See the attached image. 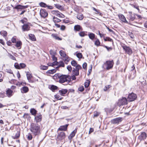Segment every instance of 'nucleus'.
Instances as JSON below:
<instances>
[{"mask_svg":"<svg viewBox=\"0 0 147 147\" xmlns=\"http://www.w3.org/2000/svg\"><path fill=\"white\" fill-rule=\"evenodd\" d=\"M50 53L52 56H55L56 54V52L55 51H53L52 50H50Z\"/></svg>","mask_w":147,"mask_h":147,"instance_id":"nucleus-46","label":"nucleus"},{"mask_svg":"<svg viewBox=\"0 0 147 147\" xmlns=\"http://www.w3.org/2000/svg\"><path fill=\"white\" fill-rule=\"evenodd\" d=\"M76 69L75 68H73V71L76 70L77 71H79V70L80 69H82V67L81 66L79 65V64H78L77 66H76Z\"/></svg>","mask_w":147,"mask_h":147,"instance_id":"nucleus-36","label":"nucleus"},{"mask_svg":"<svg viewBox=\"0 0 147 147\" xmlns=\"http://www.w3.org/2000/svg\"><path fill=\"white\" fill-rule=\"evenodd\" d=\"M51 36L54 38L56 40H61L62 39L61 38H60L59 37H58L57 34H52Z\"/></svg>","mask_w":147,"mask_h":147,"instance_id":"nucleus-26","label":"nucleus"},{"mask_svg":"<svg viewBox=\"0 0 147 147\" xmlns=\"http://www.w3.org/2000/svg\"><path fill=\"white\" fill-rule=\"evenodd\" d=\"M29 36L30 38L32 40L34 41L36 40V38L34 35L32 34H29Z\"/></svg>","mask_w":147,"mask_h":147,"instance_id":"nucleus-33","label":"nucleus"},{"mask_svg":"<svg viewBox=\"0 0 147 147\" xmlns=\"http://www.w3.org/2000/svg\"><path fill=\"white\" fill-rule=\"evenodd\" d=\"M129 20L131 21H133L134 20L135 18L134 15L131 14L129 16Z\"/></svg>","mask_w":147,"mask_h":147,"instance_id":"nucleus-45","label":"nucleus"},{"mask_svg":"<svg viewBox=\"0 0 147 147\" xmlns=\"http://www.w3.org/2000/svg\"><path fill=\"white\" fill-rule=\"evenodd\" d=\"M40 13L41 17L43 18L47 17L48 15V13L45 9H41L40 10Z\"/></svg>","mask_w":147,"mask_h":147,"instance_id":"nucleus-7","label":"nucleus"},{"mask_svg":"<svg viewBox=\"0 0 147 147\" xmlns=\"http://www.w3.org/2000/svg\"><path fill=\"white\" fill-rule=\"evenodd\" d=\"M68 125L69 124H68L64 125L61 126L58 128V130L66 131L67 129V127Z\"/></svg>","mask_w":147,"mask_h":147,"instance_id":"nucleus-15","label":"nucleus"},{"mask_svg":"<svg viewBox=\"0 0 147 147\" xmlns=\"http://www.w3.org/2000/svg\"><path fill=\"white\" fill-rule=\"evenodd\" d=\"M78 90L82 92L84 90V88L83 86H81L78 88Z\"/></svg>","mask_w":147,"mask_h":147,"instance_id":"nucleus-62","label":"nucleus"},{"mask_svg":"<svg viewBox=\"0 0 147 147\" xmlns=\"http://www.w3.org/2000/svg\"><path fill=\"white\" fill-rule=\"evenodd\" d=\"M30 112L33 115H35L37 113V111L35 109H32L30 110Z\"/></svg>","mask_w":147,"mask_h":147,"instance_id":"nucleus-34","label":"nucleus"},{"mask_svg":"<svg viewBox=\"0 0 147 147\" xmlns=\"http://www.w3.org/2000/svg\"><path fill=\"white\" fill-rule=\"evenodd\" d=\"M56 71V70L55 69H53L51 70H48L47 72V74H53Z\"/></svg>","mask_w":147,"mask_h":147,"instance_id":"nucleus-35","label":"nucleus"},{"mask_svg":"<svg viewBox=\"0 0 147 147\" xmlns=\"http://www.w3.org/2000/svg\"><path fill=\"white\" fill-rule=\"evenodd\" d=\"M30 126V131L35 136L38 135L40 134V127L37 123H32Z\"/></svg>","mask_w":147,"mask_h":147,"instance_id":"nucleus-1","label":"nucleus"},{"mask_svg":"<svg viewBox=\"0 0 147 147\" xmlns=\"http://www.w3.org/2000/svg\"><path fill=\"white\" fill-rule=\"evenodd\" d=\"M55 63V62H54L53 63H49L47 64V65L50 66H54V63Z\"/></svg>","mask_w":147,"mask_h":147,"instance_id":"nucleus-61","label":"nucleus"},{"mask_svg":"<svg viewBox=\"0 0 147 147\" xmlns=\"http://www.w3.org/2000/svg\"><path fill=\"white\" fill-rule=\"evenodd\" d=\"M40 67L41 69L45 70L48 69V66L42 65L40 66Z\"/></svg>","mask_w":147,"mask_h":147,"instance_id":"nucleus-39","label":"nucleus"},{"mask_svg":"<svg viewBox=\"0 0 147 147\" xmlns=\"http://www.w3.org/2000/svg\"><path fill=\"white\" fill-rule=\"evenodd\" d=\"M137 98V96L136 94L132 92L129 94L127 98L128 102H131L134 101Z\"/></svg>","mask_w":147,"mask_h":147,"instance_id":"nucleus-4","label":"nucleus"},{"mask_svg":"<svg viewBox=\"0 0 147 147\" xmlns=\"http://www.w3.org/2000/svg\"><path fill=\"white\" fill-rule=\"evenodd\" d=\"M127 104V100L126 98L122 97L119 100L117 104L118 106H120L121 105H126Z\"/></svg>","mask_w":147,"mask_h":147,"instance_id":"nucleus-5","label":"nucleus"},{"mask_svg":"<svg viewBox=\"0 0 147 147\" xmlns=\"http://www.w3.org/2000/svg\"><path fill=\"white\" fill-rule=\"evenodd\" d=\"M72 72H73L74 74L76 76H78L79 75V71H77L76 70L73 71V70H72Z\"/></svg>","mask_w":147,"mask_h":147,"instance_id":"nucleus-55","label":"nucleus"},{"mask_svg":"<svg viewBox=\"0 0 147 147\" xmlns=\"http://www.w3.org/2000/svg\"><path fill=\"white\" fill-rule=\"evenodd\" d=\"M0 34L4 37H5L7 36V33L6 31L2 30L0 32Z\"/></svg>","mask_w":147,"mask_h":147,"instance_id":"nucleus-28","label":"nucleus"},{"mask_svg":"<svg viewBox=\"0 0 147 147\" xmlns=\"http://www.w3.org/2000/svg\"><path fill=\"white\" fill-rule=\"evenodd\" d=\"M59 65L58 66V67H64V66H65L64 64L62 61H60L59 62Z\"/></svg>","mask_w":147,"mask_h":147,"instance_id":"nucleus-50","label":"nucleus"},{"mask_svg":"<svg viewBox=\"0 0 147 147\" xmlns=\"http://www.w3.org/2000/svg\"><path fill=\"white\" fill-rule=\"evenodd\" d=\"M103 47L106 48L108 51H109L111 50L112 49V48L111 47H109L105 45H103Z\"/></svg>","mask_w":147,"mask_h":147,"instance_id":"nucleus-56","label":"nucleus"},{"mask_svg":"<svg viewBox=\"0 0 147 147\" xmlns=\"http://www.w3.org/2000/svg\"><path fill=\"white\" fill-rule=\"evenodd\" d=\"M123 49L129 55H131L132 53V51L131 49L129 47H127L126 46H122Z\"/></svg>","mask_w":147,"mask_h":147,"instance_id":"nucleus-9","label":"nucleus"},{"mask_svg":"<svg viewBox=\"0 0 147 147\" xmlns=\"http://www.w3.org/2000/svg\"><path fill=\"white\" fill-rule=\"evenodd\" d=\"M59 92L61 95L63 96L67 92V89H62L59 90Z\"/></svg>","mask_w":147,"mask_h":147,"instance_id":"nucleus-20","label":"nucleus"},{"mask_svg":"<svg viewBox=\"0 0 147 147\" xmlns=\"http://www.w3.org/2000/svg\"><path fill=\"white\" fill-rule=\"evenodd\" d=\"M14 66L16 69H24L26 66V65L24 63H20L19 64L18 63H15L14 64Z\"/></svg>","mask_w":147,"mask_h":147,"instance_id":"nucleus-6","label":"nucleus"},{"mask_svg":"<svg viewBox=\"0 0 147 147\" xmlns=\"http://www.w3.org/2000/svg\"><path fill=\"white\" fill-rule=\"evenodd\" d=\"M42 119V115L40 113H38L35 117V120L37 123L40 122Z\"/></svg>","mask_w":147,"mask_h":147,"instance_id":"nucleus-14","label":"nucleus"},{"mask_svg":"<svg viewBox=\"0 0 147 147\" xmlns=\"http://www.w3.org/2000/svg\"><path fill=\"white\" fill-rule=\"evenodd\" d=\"M27 136V138L28 140H31L32 138V135L30 133H29Z\"/></svg>","mask_w":147,"mask_h":147,"instance_id":"nucleus-52","label":"nucleus"},{"mask_svg":"<svg viewBox=\"0 0 147 147\" xmlns=\"http://www.w3.org/2000/svg\"><path fill=\"white\" fill-rule=\"evenodd\" d=\"M13 93V91L10 89L8 88L6 91V95L9 98L12 96Z\"/></svg>","mask_w":147,"mask_h":147,"instance_id":"nucleus-12","label":"nucleus"},{"mask_svg":"<svg viewBox=\"0 0 147 147\" xmlns=\"http://www.w3.org/2000/svg\"><path fill=\"white\" fill-rule=\"evenodd\" d=\"M105 111L107 112V113H110L113 110L111 109L107 108L105 109Z\"/></svg>","mask_w":147,"mask_h":147,"instance_id":"nucleus-59","label":"nucleus"},{"mask_svg":"<svg viewBox=\"0 0 147 147\" xmlns=\"http://www.w3.org/2000/svg\"><path fill=\"white\" fill-rule=\"evenodd\" d=\"M71 77L69 75L61 74L59 80V82L60 83L67 82L68 84L71 81Z\"/></svg>","mask_w":147,"mask_h":147,"instance_id":"nucleus-2","label":"nucleus"},{"mask_svg":"<svg viewBox=\"0 0 147 147\" xmlns=\"http://www.w3.org/2000/svg\"><path fill=\"white\" fill-rule=\"evenodd\" d=\"M71 64L74 67H76L78 65L76 61L75 60L72 61L71 62Z\"/></svg>","mask_w":147,"mask_h":147,"instance_id":"nucleus-44","label":"nucleus"},{"mask_svg":"<svg viewBox=\"0 0 147 147\" xmlns=\"http://www.w3.org/2000/svg\"><path fill=\"white\" fill-rule=\"evenodd\" d=\"M53 21L55 23H56L57 22H59L61 21V20L60 19L55 16L53 17Z\"/></svg>","mask_w":147,"mask_h":147,"instance_id":"nucleus-31","label":"nucleus"},{"mask_svg":"<svg viewBox=\"0 0 147 147\" xmlns=\"http://www.w3.org/2000/svg\"><path fill=\"white\" fill-rule=\"evenodd\" d=\"M59 12L57 10H53L51 11L52 13L53 14H55L57 16Z\"/></svg>","mask_w":147,"mask_h":147,"instance_id":"nucleus-40","label":"nucleus"},{"mask_svg":"<svg viewBox=\"0 0 147 147\" xmlns=\"http://www.w3.org/2000/svg\"><path fill=\"white\" fill-rule=\"evenodd\" d=\"M129 35L131 38L133 39L134 38V36L132 32H129Z\"/></svg>","mask_w":147,"mask_h":147,"instance_id":"nucleus-58","label":"nucleus"},{"mask_svg":"<svg viewBox=\"0 0 147 147\" xmlns=\"http://www.w3.org/2000/svg\"><path fill=\"white\" fill-rule=\"evenodd\" d=\"M61 74L60 73L56 74L53 76V79L55 80H57L58 79H59L60 77L61 76Z\"/></svg>","mask_w":147,"mask_h":147,"instance_id":"nucleus-23","label":"nucleus"},{"mask_svg":"<svg viewBox=\"0 0 147 147\" xmlns=\"http://www.w3.org/2000/svg\"><path fill=\"white\" fill-rule=\"evenodd\" d=\"M123 118L121 117L117 118L112 120V122L114 124H116L121 122L123 120Z\"/></svg>","mask_w":147,"mask_h":147,"instance_id":"nucleus-10","label":"nucleus"},{"mask_svg":"<svg viewBox=\"0 0 147 147\" xmlns=\"http://www.w3.org/2000/svg\"><path fill=\"white\" fill-rule=\"evenodd\" d=\"M87 63L85 62L82 65V67L83 68V69H86V67H87Z\"/></svg>","mask_w":147,"mask_h":147,"instance_id":"nucleus-64","label":"nucleus"},{"mask_svg":"<svg viewBox=\"0 0 147 147\" xmlns=\"http://www.w3.org/2000/svg\"><path fill=\"white\" fill-rule=\"evenodd\" d=\"M9 57L11 59L14 60H16V58L14 56L11 54H9Z\"/></svg>","mask_w":147,"mask_h":147,"instance_id":"nucleus-60","label":"nucleus"},{"mask_svg":"<svg viewBox=\"0 0 147 147\" xmlns=\"http://www.w3.org/2000/svg\"><path fill=\"white\" fill-rule=\"evenodd\" d=\"M100 42L98 39H97L95 42L94 44L95 45L97 46H100Z\"/></svg>","mask_w":147,"mask_h":147,"instance_id":"nucleus-48","label":"nucleus"},{"mask_svg":"<svg viewBox=\"0 0 147 147\" xmlns=\"http://www.w3.org/2000/svg\"><path fill=\"white\" fill-rule=\"evenodd\" d=\"M76 56L79 59H81L82 57V54L81 53H78L76 54Z\"/></svg>","mask_w":147,"mask_h":147,"instance_id":"nucleus-51","label":"nucleus"},{"mask_svg":"<svg viewBox=\"0 0 147 147\" xmlns=\"http://www.w3.org/2000/svg\"><path fill=\"white\" fill-rule=\"evenodd\" d=\"M129 78H133L136 76V71L135 70H130L129 71Z\"/></svg>","mask_w":147,"mask_h":147,"instance_id":"nucleus-16","label":"nucleus"},{"mask_svg":"<svg viewBox=\"0 0 147 147\" xmlns=\"http://www.w3.org/2000/svg\"><path fill=\"white\" fill-rule=\"evenodd\" d=\"M77 128H76L70 134L68 137V139L69 140H71L72 138L75 136L76 133Z\"/></svg>","mask_w":147,"mask_h":147,"instance_id":"nucleus-18","label":"nucleus"},{"mask_svg":"<svg viewBox=\"0 0 147 147\" xmlns=\"http://www.w3.org/2000/svg\"><path fill=\"white\" fill-rule=\"evenodd\" d=\"M90 82V81L89 80H87L86 82H85L84 83V86L85 87L88 88L89 86Z\"/></svg>","mask_w":147,"mask_h":147,"instance_id":"nucleus-41","label":"nucleus"},{"mask_svg":"<svg viewBox=\"0 0 147 147\" xmlns=\"http://www.w3.org/2000/svg\"><path fill=\"white\" fill-rule=\"evenodd\" d=\"M67 68L69 71L71 72L72 71V68L71 65H68Z\"/></svg>","mask_w":147,"mask_h":147,"instance_id":"nucleus-63","label":"nucleus"},{"mask_svg":"<svg viewBox=\"0 0 147 147\" xmlns=\"http://www.w3.org/2000/svg\"><path fill=\"white\" fill-rule=\"evenodd\" d=\"M111 87V85H109L105 86V87L104 89V91H107L109 88Z\"/></svg>","mask_w":147,"mask_h":147,"instance_id":"nucleus-57","label":"nucleus"},{"mask_svg":"<svg viewBox=\"0 0 147 147\" xmlns=\"http://www.w3.org/2000/svg\"><path fill=\"white\" fill-rule=\"evenodd\" d=\"M74 30L76 31H79L80 30H82V28L78 25H76L74 26Z\"/></svg>","mask_w":147,"mask_h":147,"instance_id":"nucleus-24","label":"nucleus"},{"mask_svg":"<svg viewBox=\"0 0 147 147\" xmlns=\"http://www.w3.org/2000/svg\"><path fill=\"white\" fill-rule=\"evenodd\" d=\"M114 64V62L113 60H107L103 64L102 67L107 70H109L113 68Z\"/></svg>","mask_w":147,"mask_h":147,"instance_id":"nucleus-3","label":"nucleus"},{"mask_svg":"<svg viewBox=\"0 0 147 147\" xmlns=\"http://www.w3.org/2000/svg\"><path fill=\"white\" fill-rule=\"evenodd\" d=\"M16 44L15 45V46L17 47H20V49L22 45V42L21 41H17L16 42Z\"/></svg>","mask_w":147,"mask_h":147,"instance_id":"nucleus-27","label":"nucleus"},{"mask_svg":"<svg viewBox=\"0 0 147 147\" xmlns=\"http://www.w3.org/2000/svg\"><path fill=\"white\" fill-rule=\"evenodd\" d=\"M20 136V132L19 131H18L16 133L15 136H14L13 138L14 139H17Z\"/></svg>","mask_w":147,"mask_h":147,"instance_id":"nucleus-42","label":"nucleus"},{"mask_svg":"<svg viewBox=\"0 0 147 147\" xmlns=\"http://www.w3.org/2000/svg\"><path fill=\"white\" fill-rule=\"evenodd\" d=\"M119 19L123 22L129 24L130 25H134L133 24H131L130 23H129L126 20V19L125 17L124 16V15L122 14L120 15L119 16Z\"/></svg>","mask_w":147,"mask_h":147,"instance_id":"nucleus-11","label":"nucleus"},{"mask_svg":"<svg viewBox=\"0 0 147 147\" xmlns=\"http://www.w3.org/2000/svg\"><path fill=\"white\" fill-rule=\"evenodd\" d=\"M55 5V7L58 9H60L61 10H62L63 9V8L61 6L59 5H58L57 4Z\"/></svg>","mask_w":147,"mask_h":147,"instance_id":"nucleus-53","label":"nucleus"},{"mask_svg":"<svg viewBox=\"0 0 147 147\" xmlns=\"http://www.w3.org/2000/svg\"><path fill=\"white\" fill-rule=\"evenodd\" d=\"M30 28L28 25L27 24H24L22 26V29L24 31L29 30Z\"/></svg>","mask_w":147,"mask_h":147,"instance_id":"nucleus-19","label":"nucleus"},{"mask_svg":"<svg viewBox=\"0 0 147 147\" xmlns=\"http://www.w3.org/2000/svg\"><path fill=\"white\" fill-rule=\"evenodd\" d=\"M29 91V89L28 88L27 86H23L21 89V91L22 93H26L28 92Z\"/></svg>","mask_w":147,"mask_h":147,"instance_id":"nucleus-21","label":"nucleus"},{"mask_svg":"<svg viewBox=\"0 0 147 147\" xmlns=\"http://www.w3.org/2000/svg\"><path fill=\"white\" fill-rule=\"evenodd\" d=\"M23 117L25 119H29L30 118V115L27 113H25L23 116Z\"/></svg>","mask_w":147,"mask_h":147,"instance_id":"nucleus-47","label":"nucleus"},{"mask_svg":"<svg viewBox=\"0 0 147 147\" xmlns=\"http://www.w3.org/2000/svg\"><path fill=\"white\" fill-rule=\"evenodd\" d=\"M79 34L81 37H84L85 35H87V34H85L84 32H81L79 33Z\"/></svg>","mask_w":147,"mask_h":147,"instance_id":"nucleus-54","label":"nucleus"},{"mask_svg":"<svg viewBox=\"0 0 147 147\" xmlns=\"http://www.w3.org/2000/svg\"><path fill=\"white\" fill-rule=\"evenodd\" d=\"M100 114V113L96 111H95L94 112V117H98Z\"/></svg>","mask_w":147,"mask_h":147,"instance_id":"nucleus-49","label":"nucleus"},{"mask_svg":"<svg viewBox=\"0 0 147 147\" xmlns=\"http://www.w3.org/2000/svg\"><path fill=\"white\" fill-rule=\"evenodd\" d=\"M65 137V133L63 132L59 133L57 136V138L58 140H61L64 139Z\"/></svg>","mask_w":147,"mask_h":147,"instance_id":"nucleus-8","label":"nucleus"},{"mask_svg":"<svg viewBox=\"0 0 147 147\" xmlns=\"http://www.w3.org/2000/svg\"><path fill=\"white\" fill-rule=\"evenodd\" d=\"M26 75L27 79L29 82L30 81H31V79L32 77V74L29 72H27Z\"/></svg>","mask_w":147,"mask_h":147,"instance_id":"nucleus-25","label":"nucleus"},{"mask_svg":"<svg viewBox=\"0 0 147 147\" xmlns=\"http://www.w3.org/2000/svg\"><path fill=\"white\" fill-rule=\"evenodd\" d=\"M49 88L53 92L55 91V90L57 89L58 88V87L57 86L53 85L49 86Z\"/></svg>","mask_w":147,"mask_h":147,"instance_id":"nucleus-22","label":"nucleus"},{"mask_svg":"<svg viewBox=\"0 0 147 147\" xmlns=\"http://www.w3.org/2000/svg\"><path fill=\"white\" fill-rule=\"evenodd\" d=\"M104 40L105 41H109L112 42H113V40L109 37H106V38H104Z\"/></svg>","mask_w":147,"mask_h":147,"instance_id":"nucleus-43","label":"nucleus"},{"mask_svg":"<svg viewBox=\"0 0 147 147\" xmlns=\"http://www.w3.org/2000/svg\"><path fill=\"white\" fill-rule=\"evenodd\" d=\"M146 134L144 132H142L138 136V139L140 141L144 140L146 138Z\"/></svg>","mask_w":147,"mask_h":147,"instance_id":"nucleus-13","label":"nucleus"},{"mask_svg":"<svg viewBox=\"0 0 147 147\" xmlns=\"http://www.w3.org/2000/svg\"><path fill=\"white\" fill-rule=\"evenodd\" d=\"M28 7V5L26 6H23L22 5H18L16 6L14 8V9H23L26 8H27Z\"/></svg>","mask_w":147,"mask_h":147,"instance_id":"nucleus-17","label":"nucleus"},{"mask_svg":"<svg viewBox=\"0 0 147 147\" xmlns=\"http://www.w3.org/2000/svg\"><path fill=\"white\" fill-rule=\"evenodd\" d=\"M88 36H89V38L92 40H93L95 37V35L94 34L92 33H90L88 34Z\"/></svg>","mask_w":147,"mask_h":147,"instance_id":"nucleus-32","label":"nucleus"},{"mask_svg":"<svg viewBox=\"0 0 147 147\" xmlns=\"http://www.w3.org/2000/svg\"><path fill=\"white\" fill-rule=\"evenodd\" d=\"M59 54L60 55L64 57H66L67 55L65 52L62 50H60L59 52Z\"/></svg>","mask_w":147,"mask_h":147,"instance_id":"nucleus-30","label":"nucleus"},{"mask_svg":"<svg viewBox=\"0 0 147 147\" xmlns=\"http://www.w3.org/2000/svg\"><path fill=\"white\" fill-rule=\"evenodd\" d=\"M83 15L81 13H79L78 14L77 16V18L80 20H82L84 18Z\"/></svg>","mask_w":147,"mask_h":147,"instance_id":"nucleus-29","label":"nucleus"},{"mask_svg":"<svg viewBox=\"0 0 147 147\" xmlns=\"http://www.w3.org/2000/svg\"><path fill=\"white\" fill-rule=\"evenodd\" d=\"M39 4L40 7H42L45 8L47 6V5L45 3L42 2L40 3Z\"/></svg>","mask_w":147,"mask_h":147,"instance_id":"nucleus-37","label":"nucleus"},{"mask_svg":"<svg viewBox=\"0 0 147 147\" xmlns=\"http://www.w3.org/2000/svg\"><path fill=\"white\" fill-rule=\"evenodd\" d=\"M63 60L64 61L65 64H67L70 60V59L68 57H67L66 56V57H64Z\"/></svg>","mask_w":147,"mask_h":147,"instance_id":"nucleus-38","label":"nucleus"}]
</instances>
